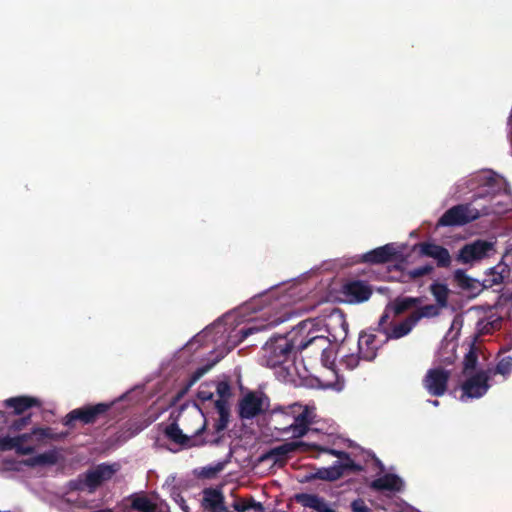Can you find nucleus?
I'll return each mask as SVG.
<instances>
[{
  "label": "nucleus",
  "mask_w": 512,
  "mask_h": 512,
  "mask_svg": "<svg viewBox=\"0 0 512 512\" xmlns=\"http://www.w3.org/2000/svg\"><path fill=\"white\" fill-rule=\"evenodd\" d=\"M312 322L304 320L285 335L271 337L263 346V360L274 368L286 362L293 353L302 352L311 344L324 340L313 335Z\"/></svg>",
  "instance_id": "nucleus-1"
},
{
  "label": "nucleus",
  "mask_w": 512,
  "mask_h": 512,
  "mask_svg": "<svg viewBox=\"0 0 512 512\" xmlns=\"http://www.w3.org/2000/svg\"><path fill=\"white\" fill-rule=\"evenodd\" d=\"M310 449L317 450L321 453H327L338 458V460L331 466L317 469L311 476L313 479L333 482L339 480L343 476L364 471V467L357 464L346 451L321 447L317 444H310Z\"/></svg>",
  "instance_id": "nucleus-2"
},
{
  "label": "nucleus",
  "mask_w": 512,
  "mask_h": 512,
  "mask_svg": "<svg viewBox=\"0 0 512 512\" xmlns=\"http://www.w3.org/2000/svg\"><path fill=\"white\" fill-rule=\"evenodd\" d=\"M279 416L289 418L290 423L283 426H275L280 434H291L292 438H301L307 434L310 425L314 422V409L301 404H293L281 409Z\"/></svg>",
  "instance_id": "nucleus-3"
},
{
  "label": "nucleus",
  "mask_w": 512,
  "mask_h": 512,
  "mask_svg": "<svg viewBox=\"0 0 512 512\" xmlns=\"http://www.w3.org/2000/svg\"><path fill=\"white\" fill-rule=\"evenodd\" d=\"M197 420H201L200 427L195 431L192 436H188L182 432L179 428V425L176 421L167 425L164 429V435L171 442L183 447V448H191L195 446H203L200 444L201 435L206 432L207 428V420L204 415L200 412H195L193 415Z\"/></svg>",
  "instance_id": "nucleus-4"
},
{
  "label": "nucleus",
  "mask_w": 512,
  "mask_h": 512,
  "mask_svg": "<svg viewBox=\"0 0 512 512\" xmlns=\"http://www.w3.org/2000/svg\"><path fill=\"white\" fill-rule=\"evenodd\" d=\"M112 404L97 403L95 405H85L70 411L63 421V424L69 428L74 427V422L79 421L84 425L94 424L99 418L106 415Z\"/></svg>",
  "instance_id": "nucleus-5"
},
{
  "label": "nucleus",
  "mask_w": 512,
  "mask_h": 512,
  "mask_svg": "<svg viewBox=\"0 0 512 512\" xmlns=\"http://www.w3.org/2000/svg\"><path fill=\"white\" fill-rule=\"evenodd\" d=\"M480 216V212L471 204H458L444 212L439 218L437 226H463L477 220Z\"/></svg>",
  "instance_id": "nucleus-6"
},
{
  "label": "nucleus",
  "mask_w": 512,
  "mask_h": 512,
  "mask_svg": "<svg viewBox=\"0 0 512 512\" xmlns=\"http://www.w3.org/2000/svg\"><path fill=\"white\" fill-rule=\"evenodd\" d=\"M215 408L219 417L213 425V430L206 432L204 437L201 436L200 444L219 445L224 439V431L228 427L230 420V408L228 401L216 400Z\"/></svg>",
  "instance_id": "nucleus-7"
},
{
  "label": "nucleus",
  "mask_w": 512,
  "mask_h": 512,
  "mask_svg": "<svg viewBox=\"0 0 512 512\" xmlns=\"http://www.w3.org/2000/svg\"><path fill=\"white\" fill-rule=\"evenodd\" d=\"M120 469L121 466L117 462H104L89 468L85 472L89 493L96 492L103 484L110 481Z\"/></svg>",
  "instance_id": "nucleus-8"
},
{
  "label": "nucleus",
  "mask_w": 512,
  "mask_h": 512,
  "mask_svg": "<svg viewBox=\"0 0 512 512\" xmlns=\"http://www.w3.org/2000/svg\"><path fill=\"white\" fill-rule=\"evenodd\" d=\"M387 342L386 335L380 337L376 329L362 331L358 339V353L363 360L372 361L376 358L377 351Z\"/></svg>",
  "instance_id": "nucleus-9"
},
{
  "label": "nucleus",
  "mask_w": 512,
  "mask_h": 512,
  "mask_svg": "<svg viewBox=\"0 0 512 512\" xmlns=\"http://www.w3.org/2000/svg\"><path fill=\"white\" fill-rule=\"evenodd\" d=\"M450 372L442 367L431 368L422 380L426 391L434 397L443 396L448 388Z\"/></svg>",
  "instance_id": "nucleus-10"
},
{
  "label": "nucleus",
  "mask_w": 512,
  "mask_h": 512,
  "mask_svg": "<svg viewBox=\"0 0 512 512\" xmlns=\"http://www.w3.org/2000/svg\"><path fill=\"white\" fill-rule=\"evenodd\" d=\"M493 250V243L487 240H475L471 243L465 244L457 255V260L463 264L472 263L474 261L482 260L489 256Z\"/></svg>",
  "instance_id": "nucleus-11"
},
{
  "label": "nucleus",
  "mask_w": 512,
  "mask_h": 512,
  "mask_svg": "<svg viewBox=\"0 0 512 512\" xmlns=\"http://www.w3.org/2000/svg\"><path fill=\"white\" fill-rule=\"evenodd\" d=\"M413 251L418 252L421 257H430L436 260L440 268H448L451 265V256L447 248L432 243L419 242L413 246Z\"/></svg>",
  "instance_id": "nucleus-12"
},
{
  "label": "nucleus",
  "mask_w": 512,
  "mask_h": 512,
  "mask_svg": "<svg viewBox=\"0 0 512 512\" xmlns=\"http://www.w3.org/2000/svg\"><path fill=\"white\" fill-rule=\"evenodd\" d=\"M325 327L333 341L344 340L348 333V322L345 314L339 308L331 307L327 315Z\"/></svg>",
  "instance_id": "nucleus-13"
},
{
  "label": "nucleus",
  "mask_w": 512,
  "mask_h": 512,
  "mask_svg": "<svg viewBox=\"0 0 512 512\" xmlns=\"http://www.w3.org/2000/svg\"><path fill=\"white\" fill-rule=\"evenodd\" d=\"M489 375L487 371H479L469 377L461 386L463 396L468 398H480L489 389Z\"/></svg>",
  "instance_id": "nucleus-14"
},
{
  "label": "nucleus",
  "mask_w": 512,
  "mask_h": 512,
  "mask_svg": "<svg viewBox=\"0 0 512 512\" xmlns=\"http://www.w3.org/2000/svg\"><path fill=\"white\" fill-rule=\"evenodd\" d=\"M399 254L395 244L388 243L363 254L361 261L371 265L385 264L395 260Z\"/></svg>",
  "instance_id": "nucleus-15"
},
{
  "label": "nucleus",
  "mask_w": 512,
  "mask_h": 512,
  "mask_svg": "<svg viewBox=\"0 0 512 512\" xmlns=\"http://www.w3.org/2000/svg\"><path fill=\"white\" fill-rule=\"evenodd\" d=\"M298 450L302 452L310 450V443H306L303 441L286 442L284 444L271 448L262 456V459L273 460L274 463L283 462L290 453H293Z\"/></svg>",
  "instance_id": "nucleus-16"
},
{
  "label": "nucleus",
  "mask_w": 512,
  "mask_h": 512,
  "mask_svg": "<svg viewBox=\"0 0 512 512\" xmlns=\"http://www.w3.org/2000/svg\"><path fill=\"white\" fill-rule=\"evenodd\" d=\"M342 293L349 303H361L367 301L371 295V288L363 281L354 280L345 283L342 287Z\"/></svg>",
  "instance_id": "nucleus-17"
},
{
  "label": "nucleus",
  "mask_w": 512,
  "mask_h": 512,
  "mask_svg": "<svg viewBox=\"0 0 512 512\" xmlns=\"http://www.w3.org/2000/svg\"><path fill=\"white\" fill-rule=\"evenodd\" d=\"M265 399H267L265 397ZM264 398L254 392H250L243 397L239 403V416L241 419H252L264 413Z\"/></svg>",
  "instance_id": "nucleus-18"
},
{
  "label": "nucleus",
  "mask_w": 512,
  "mask_h": 512,
  "mask_svg": "<svg viewBox=\"0 0 512 512\" xmlns=\"http://www.w3.org/2000/svg\"><path fill=\"white\" fill-rule=\"evenodd\" d=\"M293 313H294L293 310H286L282 315L274 317L272 320H270L268 322L257 321L248 327L242 328L239 331L240 337H239L238 341L242 342L250 335H253L258 332L266 331L272 327L277 326L278 324L288 320L289 317Z\"/></svg>",
  "instance_id": "nucleus-19"
},
{
  "label": "nucleus",
  "mask_w": 512,
  "mask_h": 512,
  "mask_svg": "<svg viewBox=\"0 0 512 512\" xmlns=\"http://www.w3.org/2000/svg\"><path fill=\"white\" fill-rule=\"evenodd\" d=\"M202 506L211 512H229L224 505L222 492L214 488H206L203 491Z\"/></svg>",
  "instance_id": "nucleus-20"
},
{
  "label": "nucleus",
  "mask_w": 512,
  "mask_h": 512,
  "mask_svg": "<svg viewBox=\"0 0 512 512\" xmlns=\"http://www.w3.org/2000/svg\"><path fill=\"white\" fill-rule=\"evenodd\" d=\"M370 489L374 491L399 492L402 490L403 481L395 474L387 473L382 477L376 478L369 484Z\"/></svg>",
  "instance_id": "nucleus-21"
},
{
  "label": "nucleus",
  "mask_w": 512,
  "mask_h": 512,
  "mask_svg": "<svg viewBox=\"0 0 512 512\" xmlns=\"http://www.w3.org/2000/svg\"><path fill=\"white\" fill-rule=\"evenodd\" d=\"M4 405L8 408H13L14 415H21L32 407H39L41 403L34 397L17 396L6 399Z\"/></svg>",
  "instance_id": "nucleus-22"
},
{
  "label": "nucleus",
  "mask_w": 512,
  "mask_h": 512,
  "mask_svg": "<svg viewBox=\"0 0 512 512\" xmlns=\"http://www.w3.org/2000/svg\"><path fill=\"white\" fill-rule=\"evenodd\" d=\"M296 500L304 507L314 509L317 512H337L326 502L324 498L316 494H298L296 495Z\"/></svg>",
  "instance_id": "nucleus-23"
},
{
  "label": "nucleus",
  "mask_w": 512,
  "mask_h": 512,
  "mask_svg": "<svg viewBox=\"0 0 512 512\" xmlns=\"http://www.w3.org/2000/svg\"><path fill=\"white\" fill-rule=\"evenodd\" d=\"M416 325L411 314L406 317L403 321L397 324L390 323L389 330L384 331V335H386V339L389 341L390 339H399L406 335H408L413 327Z\"/></svg>",
  "instance_id": "nucleus-24"
},
{
  "label": "nucleus",
  "mask_w": 512,
  "mask_h": 512,
  "mask_svg": "<svg viewBox=\"0 0 512 512\" xmlns=\"http://www.w3.org/2000/svg\"><path fill=\"white\" fill-rule=\"evenodd\" d=\"M453 280L459 288L471 293H479L483 289L482 282L471 278L462 269L455 270Z\"/></svg>",
  "instance_id": "nucleus-25"
},
{
  "label": "nucleus",
  "mask_w": 512,
  "mask_h": 512,
  "mask_svg": "<svg viewBox=\"0 0 512 512\" xmlns=\"http://www.w3.org/2000/svg\"><path fill=\"white\" fill-rule=\"evenodd\" d=\"M421 297H396L388 306L387 309H392L395 315H400L405 311L417 307L421 304Z\"/></svg>",
  "instance_id": "nucleus-26"
},
{
  "label": "nucleus",
  "mask_w": 512,
  "mask_h": 512,
  "mask_svg": "<svg viewBox=\"0 0 512 512\" xmlns=\"http://www.w3.org/2000/svg\"><path fill=\"white\" fill-rule=\"evenodd\" d=\"M15 450L18 455H30L34 452V447L18 445L16 436H4L0 438V452Z\"/></svg>",
  "instance_id": "nucleus-27"
},
{
  "label": "nucleus",
  "mask_w": 512,
  "mask_h": 512,
  "mask_svg": "<svg viewBox=\"0 0 512 512\" xmlns=\"http://www.w3.org/2000/svg\"><path fill=\"white\" fill-rule=\"evenodd\" d=\"M434 270V267L431 264H426L424 266L416 267L407 272L401 271V275L399 277V281L403 283L410 282L417 278L423 277L425 275H429Z\"/></svg>",
  "instance_id": "nucleus-28"
},
{
  "label": "nucleus",
  "mask_w": 512,
  "mask_h": 512,
  "mask_svg": "<svg viewBox=\"0 0 512 512\" xmlns=\"http://www.w3.org/2000/svg\"><path fill=\"white\" fill-rule=\"evenodd\" d=\"M313 335L317 336L318 338H322L324 342L317 341L315 344H311L310 346H316V348L321 352V360L325 366H328V364H333V350L329 348L328 338L322 335H317L315 331H313Z\"/></svg>",
  "instance_id": "nucleus-29"
},
{
  "label": "nucleus",
  "mask_w": 512,
  "mask_h": 512,
  "mask_svg": "<svg viewBox=\"0 0 512 512\" xmlns=\"http://www.w3.org/2000/svg\"><path fill=\"white\" fill-rule=\"evenodd\" d=\"M232 507L236 512H246L250 509H253L256 512H264L265 510L262 503L255 501L253 497L248 499H237L232 504Z\"/></svg>",
  "instance_id": "nucleus-30"
},
{
  "label": "nucleus",
  "mask_w": 512,
  "mask_h": 512,
  "mask_svg": "<svg viewBox=\"0 0 512 512\" xmlns=\"http://www.w3.org/2000/svg\"><path fill=\"white\" fill-rule=\"evenodd\" d=\"M439 307V305L428 304L413 311L411 316L417 324L422 318H433L438 316L440 313Z\"/></svg>",
  "instance_id": "nucleus-31"
},
{
  "label": "nucleus",
  "mask_w": 512,
  "mask_h": 512,
  "mask_svg": "<svg viewBox=\"0 0 512 512\" xmlns=\"http://www.w3.org/2000/svg\"><path fill=\"white\" fill-rule=\"evenodd\" d=\"M131 509L138 512H156L157 505L147 496H135L131 501Z\"/></svg>",
  "instance_id": "nucleus-32"
},
{
  "label": "nucleus",
  "mask_w": 512,
  "mask_h": 512,
  "mask_svg": "<svg viewBox=\"0 0 512 512\" xmlns=\"http://www.w3.org/2000/svg\"><path fill=\"white\" fill-rule=\"evenodd\" d=\"M501 325L502 319L500 317H496L494 319H491V317H489L478 321L477 329L480 334L485 335L491 334L495 330L500 329Z\"/></svg>",
  "instance_id": "nucleus-33"
},
{
  "label": "nucleus",
  "mask_w": 512,
  "mask_h": 512,
  "mask_svg": "<svg viewBox=\"0 0 512 512\" xmlns=\"http://www.w3.org/2000/svg\"><path fill=\"white\" fill-rule=\"evenodd\" d=\"M430 292L440 307L447 306L449 290L445 284L434 282L430 286Z\"/></svg>",
  "instance_id": "nucleus-34"
},
{
  "label": "nucleus",
  "mask_w": 512,
  "mask_h": 512,
  "mask_svg": "<svg viewBox=\"0 0 512 512\" xmlns=\"http://www.w3.org/2000/svg\"><path fill=\"white\" fill-rule=\"evenodd\" d=\"M478 362L477 348L471 343L469 351L466 353L463 361V374L467 375L470 370L476 368Z\"/></svg>",
  "instance_id": "nucleus-35"
},
{
  "label": "nucleus",
  "mask_w": 512,
  "mask_h": 512,
  "mask_svg": "<svg viewBox=\"0 0 512 512\" xmlns=\"http://www.w3.org/2000/svg\"><path fill=\"white\" fill-rule=\"evenodd\" d=\"M33 436H36L38 440H42L45 438L53 439V440H59L64 437H66L67 433H60V434H54L52 433L51 428H33Z\"/></svg>",
  "instance_id": "nucleus-36"
},
{
  "label": "nucleus",
  "mask_w": 512,
  "mask_h": 512,
  "mask_svg": "<svg viewBox=\"0 0 512 512\" xmlns=\"http://www.w3.org/2000/svg\"><path fill=\"white\" fill-rule=\"evenodd\" d=\"M503 276L501 273L496 271V268H491L487 277L482 281L483 288H492L494 285L501 284L503 282Z\"/></svg>",
  "instance_id": "nucleus-37"
},
{
  "label": "nucleus",
  "mask_w": 512,
  "mask_h": 512,
  "mask_svg": "<svg viewBox=\"0 0 512 512\" xmlns=\"http://www.w3.org/2000/svg\"><path fill=\"white\" fill-rule=\"evenodd\" d=\"M31 414H27L25 416H22L18 419L13 420L9 426L8 429L10 432H20L24 428H26L31 423Z\"/></svg>",
  "instance_id": "nucleus-38"
},
{
  "label": "nucleus",
  "mask_w": 512,
  "mask_h": 512,
  "mask_svg": "<svg viewBox=\"0 0 512 512\" xmlns=\"http://www.w3.org/2000/svg\"><path fill=\"white\" fill-rule=\"evenodd\" d=\"M512 372V357L505 356L496 365L495 373L507 376Z\"/></svg>",
  "instance_id": "nucleus-39"
},
{
  "label": "nucleus",
  "mask_w": 512,
  "mask_h": 512,
  "mask_svg": "<svg viewBox=\"0 0 512 512\" xmlns=\"http://www.w3.org/2000/svg\"><path fill=\"white\" fill-rule=\"evenodd\" d=\"M37 461L39 466L54 465L58 461L57 452L50 450L37 455Z\"/></svg>",
  "instance_id": "nucleus-40"
},
{
  "label": "nucleus",
  "mask_w": 512,
  "mask_h": 512,
  "mask_svg": "<svg viewBox=\"0 0 512 512\" xmlns=\"http://www.w3.org/2000/svg\"><path fill=\"white\" fill-rule=\"evenodd\" d=\"M69 488L73 491H86L89 493V488L86 485V473L84 472L83 474H80L77 479L71 480L69 482Z\"/></svg>",
  "instance_id": "nucleus-41"
},
{
  "label": "nucleus",
  "mask_w": 512,
  "mask_h": 512,
  "mask_svg": "<svg viewBox=\"0 0 512 512\" xmlns=\"http://www.w3.org/2000/svg\"><path fill=\"white\" fill-rule=\"evenodd\" d=\"M216 392L219 395L218 400L227 401L231 396V387L227 381H220L216 386Z\"/></svg>",
  "instance_id": "nucleus-42"
},
{
  "label": "nucleus",
  "mask_w": 512,
  "mask_h": 512,
  "mask_svg": "<svg viewBox=\"0 0 512 512\" xmlns=\"http://www.w3.org/2000/svg\"><path fill=\"white\" fill-rule=\"evenodd\" d=\"M223 469H224V463L219 462L214 466L204 467L201 472V476L204 478H213L219 472H221Z\"/></svg>",
  "instance_id": "nucleus-43"
},
{
  "label": "nucleus",
  "mask_w": 512,
  "mask_h": 512,
  "mask_svg": "<svg viewBox=\"0 0 512 512\" xmlns=\"http://www.w3.org/2000/svg\"><path fill=\"white\" fill-rule=\"evenodd\" d=\"M362 359L361 358V355H355V354H349V355H345L343 358H342V361L341 363L347 368V369H350V370H353L354 368H356L359 364V360Z\"/></svg>",
  "instance_id": "nucleus-44"
},
{
  "label": "nucleus",
  "mask_w": 512,
  "mask_h": 512,
  "mask_svg": "<svg viewBox=\"0 0 512 512\" xmlns=\"http://www.w3.org/2000/svg\"><path fill=\"white\" fill-rule=\"evenodd\" d=\"M389 318H390V315L388 313V309L386 308V310L383 312V314L381 315V317L379 319L377 328H375L376 331L378 333H380L381 335H384V331L389 330V328H390V323H388Z\"/></svg>",
  "instance_id": "nucleus-45"
},
{
  "label": "nucleus",
  "mask_w": 512,
  "mask_h": 512,
  "mask_svg": "<svg viewBox=\"0 0 512 512\" xmlns=\"http://www.w3.org/2000/svg\"><path fill=\"white\" fill-rule=\"evenodd\" d=\"M350 508L352 512H372L362 498L353 500L350 504Z\"/></svg>",
  "instance_id": "nucleus-46"
},
{
  "label": "nucleus",
  "mask_w": 512,
  "mask_h": 512,
  "mask_svg": "<svg viewBox=\"0 0 512 512\" xmlns=\"http://www.w3.org/2000/svg\"><path fill=\"white\" fill-rule=\"evenodd\" d=\"M174 500L184 512H189V507L186 503V500L184 499V497L181 494H179V493L175 494Z\"/></svg>",
  "instance_id": "nucleus-47"
},
{
  "label": "nucleus",
  "mask_w": 512,
  "mask_h": 512,
  "mask_svg": "<svg viewBox=\"0 0 512 512\" xmlns=\"http://www.w3.org/2000/svg\"><path fill=\"white\" fill-rule=\"evenodd\" d=\"M33 435H34L33 431H31L29 433H23V434L16 436L18 445H23V443H26V442L32 440Z\"/></svg>",
  "instance_id": "nucleus-48"
},
{
  "label": "nucleus",
  "mask_w": 512,
  "mask_h": 512,
  "mask_svg": "<svg viewBox=\"0 0 512 512\" xmlns=\"http://www.w3.org/2000/svg\"><path fill=\"white\" fill-rule=\"evenodd\" d=\"M208 367L198 369L191 377L190 385L194 384L206 371Z\"/></svg>",
  "instance_id": "nucleus-49"
},
{
  "label": "nucleus",
  "mask_w": 512,
  "mask_h": 512,
  "mask_svg": "<svg viewBox=\"0 0 512 512\" xmlns=\"http://www.w3.org/2000/svg\"><path fill=\"white\" fill-rule=\"evenodd\" d=\"M281 410L279 411H275L274 413L276 414V425L275 426H283V425H287L288 423L291 422V420L289 418H282L279 416V413H280Z\"/></svg>",
  "instance_id": "nucleus-50"
},
{
  "label": "nucleus",
  "mask_w": 512,
  "mask_h": 512,
  "mask_svg": "<svg viewBox=\"0 0 512 512\" xmlns=\"http://www.w3.org/2000/svg\"><path fill=\"white\" fill-rule=\"evenodd\" d=\"M26 466H29V467H36V466H39L38 464V461H37V455L34 456V457H31V458H28L26 460H24L23 462Z\"/></svg>",
  "instance_id": "nucleus-51"
},
{
  "label": "nucleus",
  "mask_w": 512,
  "mask_h": 512,
  "mask_svg": "<svg viewBox=\"0 0 512 512\" xmlns=\"http://www.w3.org/2000/svg\"><path fill=\"white\" fill-rule=\"evenodd\" d=\"M0 422L8 423V415L3 411H0Z\"/></svg>",
  "instance_id": "nucleus-52"
},
{
  "label": "nucleus",
  "mask_w": 512,
  "mask_h": 512,
  "mask_svg": "<svg viewBox=\"0 0 512 512\" xmlns=\"http://www.w3.org/2000/svg\"><path fill=\"white\" fill-rule=\"evenodd\" d=\"M429 402L433 405V406H439V401L438 400H429Z\"/></svg>",
  "instance_id": "nucleus-53"
}]
</instances>
